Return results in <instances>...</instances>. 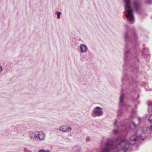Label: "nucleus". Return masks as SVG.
Returning <instances> with one entry per match:
<instances>
[{
    "label": "nucleus",
    "mask_w": 152,
    "mask_h": 152,
    "mask_svg": "<svg viewBox=\"0 0 152 152\" xmlns=\"http://www.w3.org/2000/svg\"><path fill=\"white\" fill-rule=\"evenodd\" d=\"M104 148H104H102V152H103V148Z\"/></svg>",
    "instance_id": "bb28decb"
},
{
    "label": "nucleus",
    "mask_w": 152,
    "mask_h": 152,
    "mask_svg": "<svg viewBox=\"0 0 152 152\" xmlns=\"http://www.w3.org/2000/svg\"><path fill=\"white\" fill-rule=\"evenodd\" d=\"M140 122V118L139 117L134 118L132 121L129 127L131 129H133L135 128Z\"/></svg>",
    "instance_id": "20e7f679"
},
{
    "label": "nucleus",
    "mask_w": 152,
    "mask_h": 152,
    "mask_svg": "<svg viewBox=\"0 0 152 152\" xmlns=\"http://www.w3.org/2000/svg\"><path fill=\"white\" fill-rule=\"evenodd\" d=\"M113 133L114 134H116V133L118 132V131L117 130H114L113 131Z\"/></svg>",
    "instance_id": "a211bd4d"
},
{
    "label": "nucleus",
    "mask_w": 152,
    "mask_h": 152,
    "mask_svg": "<svg viewBox=\"0 0 152 152\" xmlns=\"http://www.w3.org/2000/svg\"><path fill=\"white\" fill-rule=\"evenodd\" d=\"M146 3L150 4H152V1H151L150 0H148L146 1Z\"/></svg>",
    "instance_id": "aec40b11"
},
{
    "label": "nucleus",
    "mask_w": 152,
    "mask_h": 152,
    "mask_svg": "<svg viewBox=\"0 0 152 152\" xmlns=\"http://www.w3.org/2000/svg\"><path fill=\"white\" fill-rule=\"evenodd\" d=\"M103 114L102 109L99 107H94L92 112V115L94 117H100Z\"/></svg>",
    "instance_id": "7ed1b4c3"
},
{
    "label": "nucleus",
    "mask_w": 152,
    "mask_h": 152,
    "mask_svg": "<svg viewBox=\"0 0 152 152\" xmlns=\"http://www.w3.org/2000/svg\"><path fill=\"white\" fill-rule=\"evenodd\" d=\"M37 134V137L40 140H43L44 138V134L42 132H38Z\"/></svg>",
    "instance_id": "1a4fd4ad"
},
{
    "label": "nucleus",
    "mask_w": 152,
    "mask_h": 152,
    "mask_svg": "<svg viewBox=\"0 0 152 152\" xmlns=\"http://www.w3.org/2000/svg\"><path fill=\"white\" fill-rule=\"evenodd\" d=\"M124 95L122 94L121 95L120 98L119 105L121 106L124 107L125 105V104L124 102Z\"/></svg>",
    "instance_id": "0eeeda50"
},
{
    "label": "nucleus",
    "mask_w": 152,
    "mask_h": 152,
    "mask_svg": "<svg viewBox=\"0 0 152 152\" xmlns=\"http://www.w3.org/2000/svg\"><path fill=\"white\" fill-rule=\"evenodd\" d=\"M137 139L136 135L132 136L129 141L125 138L118 137L115 141L111 140H108L103 148V152H109L115 148L117 152H125L129 147V144H134Z\"/></svg>",
    "instance_id": "f257e3e1"
},
{
    "label": "nucleus",
    "mask_w": 152,
    "mask_h": 152,
    "mask_svg": "<svg viewBox=\"0 0 152 152\" xmlns=\"http://www.w3.org/2000/svg\"><path fill=\"white\" fill-rule=\"evenodd\" d=\"M72 150L74 152H80L81 150L80 148L77 146L73 148Z\"/></svg>",
    "instance_id": "9b49d317"
},
{
    "label": "nucleus",
    "mask_w": 152,
    "mask_h": 152,
    "mask_svg": "<svg viewBox=\"0 0 152 152\" xmlns=\"http://www.w3.org/2000/svg\"><path fill=\"white\" fill-rule=\"evenodd\" d=\"M80 51L82 53H85L87 50V46L84 45L82 44L80 46Z\"/></svg>",
    "instance_id": "6e6552de"
},
{
    "label": "nucleus",
    "mask_w": 152,
    "mask_h": 152,
    "mask_svg": "<svg viewBox=\"0 0 152 152\" xmlns=\"http://www.w3.org/2000/svg\"><path fill=\"white\" fill-rule=\"evenodd\" d=\"M149 121L152 123V114L149 117Z\"/></svg>",
    "instance_id": "f3484780"
},
{
    "label": "nucleus",
    "mask_w": 152,
    "mask_h": 152,
    "mask_svg": "<svg viewBox=\"0 0 152 152\" xmlns=\"http://www.w3.org/2000/svg\"><path fill=\"white\" fill-rule=\"evenodd\" d=\"M24 152H31L30 150H28L25 148H23Z\"/></svg>",
    "instance_id": "dca6fc26"
},
{
    "label": "nucleus",
    "mask_w": 152,
    "mask_h": 152,
    "mask_svg": "<svg viewBox=\"0 0 152 152\" xmlns=\"http://www.w3.org/2000/svg\"><path fill=\"white\" fill-rule=\"evenodd\" d=\"M145 132L142 131L141 132V134L139 135V137L141 138H142V137H143V135L145 134Z\"/></svg>",
    "instance_id": "4468645a"
},
{
    "label": "nucleus",
    "mask_w": 152,
    "mask_h": 152,
    "mask_svg": "<svg viewBox=\"0 0 152 152\" xmlns=\"http://www.w3.org/2000/svg\"><path fill=\"white\" fill-rule=\"evenodd\" d=\"M2 70H3L2 67L1 65H0V73L2 72Z\"/></svg>",
    "instance_id": "412c9836"
},
{
    "label": "nucleus",
    "mask_w": 152,
    "mask_h": 152,
    "mask_svg": "<svg viewBox=\"0 0 152 152\" xmlns=\"http://www.w3.org/2000/svg\"><path fill=\"white\" fill-rule=\"evenodd\" d=\"M55 14L57 15V18L58 19H59L60 18V15L61 14V12L57 11L56 12Z\"/></svg>",
    "instance_id": "ddd939ff"
},
{
    "label": "nucleus",
    "mask_w": 152,
    "mask_h": 152,
    "mask_svg": "<svg viewBox=\"0 0 152 152\" xmlns=\"http://www.w3.org/2000/svg\"><path fill=\"white\" fill-rule=\"evenodd\" d=\"M29 137L31 138H35L37 137V134L32 132H30L29 133Z\"/></svg>",
    "instance_id": "9d476101"
},
{
    "label": "nucleus",
    "mask_w": 152,
    "mask_h": 152,
    "mask_svg": "<svg viewBox=\"0 0 152 152\" xmlns=\"http://www.w3.org/2000/svg\"><path fill=\"white\" fill-rule=\"evenodd\" d=\"M151 129L152 131V126H151Z\"/></svg>",
    "instance_id": "b1692460"
},
{
    "label": "nucleus",
    "mask_w": 152,
    "mask_h": 152,
    "mask_svg": "<svg viewBox=\"0 0 152 152\" xmlns=\"http://www.w3.org/2000/svg\"><path fill=\"white\" fill-rule=\"evenodd\" d=\"M125 11V15L127 20L130 23L134 21V17L132 10L131 7L130 0H124Z\"/></svg>",
    "instance_id": "f03ea898"
},
{
    "label": "nucleus",
    "mask_w": 152,
    "mask_h": 152,
    "mask_svg": "<svg viewBox=\"0 0 152 152\" xmlns=\"http://www.w3.org/2000/svg\"><path fill=\"white\" fill-rule=\"evenodd\" d=\"M133 4L136 12L137 13L139 12V10L140 6L139 2L137 0H135Z\"/></svg>",
    "instance_id": "423d86ee"
},
{
    "label": "nucleus",
    "mask_w": 152,
    "mask_h": 152,
    "mask_svg": "<svg viewBox=\"0 0 152 152\" xmlns=\"http://www.w3.org/2000/svg\"><path fill=\"white\" fill-rule=\"evenodd\" d=\"M46 152H50V151H47Z\"/></svg>",
    "instance_id": "a878e982"
},
{
    "label": "nucleus",
    "mask_w": 152,
    "mask_h": 152,
    "mask_svg": "<svg viewBox=\"0 0 152 152\" xmlns=\"http://www.w3.org/2000/svg\"><path fill=\"white\" fill-rule=\"evenodd\" d=\"M116 121H115V122H114V125H115L116 124Z\"/></svg>",
    "instance_id": "393cba45"
},
{
    "label": "nucleus",
    "mask_w": 152,
    "mask_h": 152,
    "mask_svg": "<svg viewBox=\"0 0 152 152\" xmlns=\"http://www.w3.org/2000/svg\"><path fill=\"white\" fill-rule=\"evenodd\" d=\"M148 111L149 113H152V103H151L149 105Z\"/></svg>",
    "instance_id": "f8f14e48"
},
{
    "label": "nucleus",
    "mask_w": 152,
    "mask_h": 152,
    "mask_svg": "<svg viewBox=\"0 0 152 152\" xmlns=\"http://www.w3.org/2000/svg\"><path fill=\"white\" fill-rule=\"evenodd\" d=\"M38 152H46V151L42 149V150H39V151Z\"/></svg>",
    "instance_id": "4be33fe9"
},
{
    "label": "nucleus",
    "mask_w": 152,
    "mask_h": 152,
    "mask_svg": "<svg viewBox=\"0 0 152 152\" xmlns=\"http://www.w3.org/2000/svg\"><path fill=\"white\" fill-rule=\"evenodd\" d=\"M129 52L127 51H125L124 54V59L125 60H126L127 57L128 56V53Z\"/></svg>",
    "instance_id": "2eb2a0df"
},
{
    "label": "nucleus",
    "mask_w": 152,
    "mask_h": 152,
    "mask_svg": "<svg viewBox=\"0 0 152 152\" xmlns=\"http://www.w3.org/2000/svg\"><path fill=\"white\" fill-rule=\"evenodd\" d=\"M60 131L63 132H70L72 130L71 127L66 125H63L59 127Z\"/></svg>",
    "instance_id": "39448f33"
},
{
    "label": "nucleus",
    "mask_w": 152,
    "mask_h": 152,
    "mask_svg": "<svg viewBox=\"0 0 152 152\" xmlns=\"http://www.w3.org/2000/svg\"><path fill=\"white\" fill-rule=\"evenodd\" d=\"M88 138H89L88 137H87L86 138V140L87 141H89Z\"/></svg>",
    "instance_id": "5701e85b"
},
{
    "label": "nucleus",
    "mask_w": 152,
    "mask_h": 152,
    "mask_svg": "<svg viewBox=\"0 0 152 152\" xmlns=\"http://www.w3.org/2000/svg\"><path fill=\"white\" fill-rule=\"evenodd\" d=\"M128 37V35L127 34H126L125 35V39L126 40H127V39Z\"/></svg>",
    "instance_id": "6ab92c4d"
}]
</instances>
